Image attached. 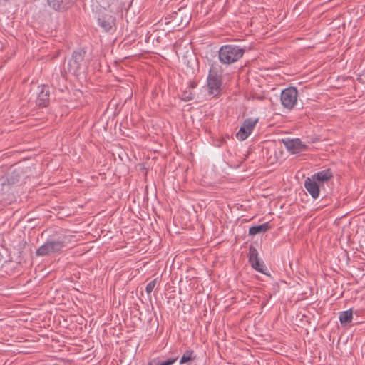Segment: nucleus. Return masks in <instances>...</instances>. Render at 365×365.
Returning a JSON list of instances; mask_svg holds the SVG:
<instances>
[{
	"label": "nucleus",
	"mask_w": 365,
	"mask_h": 365,
	"mask_svg": "<svg viewBox=\"0 0 365 365\" xmlns=\"http://www.w3.org/2000/svg\"><path fill=\"white\" fill-rule=\"evenodd\" d=\"M72 235L66 230H59L50 235L46 242L39 247L36 254L37 256H48L61 253L68 244L71 242Z\"/></svg>",
	"instance_id": "nucleus-1"
},
{
	"label": "nucleus",
	"mask_w": 365,
	"mask_h": 365,
	"mask_svg": "<svg viewBox=\"0 0 365 365\" xmlns=\"http://www.w3.org/2000/svg\"><path fill=\"white\" fill-rule=\"evenodd\" d=\"M245 52V47L234 44L223 45L218 51V58L222 64L230 65L242 58Z\"/></svg>",
	"instance_id": "nucleus-2"
},
{
	"label": "nucleus",
	"mask_w": 365,
	"mask_h": 365,
	"mask_svg": "<svg viewBox=\"0 0 365 365\" xmlns=\"http://www.w3.org/2000/svg\"><path fill=\"white\" fill-rule=\"evenodd\" d=\"M86 53V49L82 48H78L73 52L71 58L68 61V69L70 72H72L75 75H78L81 70L83 67H86L85 61Z\"/></svg>",
	"instance_id": "nucleus-3"
},
{
	"label": "nucleus",
	"mask_w": 365,
	"mask_h": 365,
	"mask_svg": "<svg viewBox=\"0 0 365 365\" xmlns=\"http://www.w3.org/2000/svg\"><path fill=\"white\" fill-rule=\"evenodd\" d=\"M298 91L295 87L289 86L281 92L280 101L283 107L289 110L294 108L297 104Z\"/></svg>",
	"instance_id": "nucleus-4"
},
{
	"label": "nucleus",
	"mask_w": 365,
	"mask_h": 365,
	"mask_svg": "<svg viewBox=\"0 0 365 365\" xmlns=\"http://www.w3.org/2000/svg\"><path fill=\"white\" fill-rule=\"evenodd\" d=\"M207 81L211 93L220 92L222 86V75L220 73L218 68L213 64L209 70Z\"/></svg>",
	"instance_id": "nucleus-5"
},
{
	"label": "nucleus",
	"mask_w": 365,
	"mask_h": 365,
	"mask_svg": "<svg viewBox=\"0 0 365 365\" xmlns=\"http://www.w3.org/2000/svg\"><path fill=\"white\" fill-rule=\"evenodd\" d=\"M97 21L98 26L106 32H110L115 29L116 19L110 12L98 11Z\"/></svg>",
	"instance_id": "nucleus-6"
},
{
	"label": "nucleus",
	"mask_w": 365,
	"mask_h": 365,
	"mask_svg": "<svg viewBox=\"0 0 365 365\" xmlns=\"http://www.w3.org/2000/svg\"><path fill=\"white\" fill-rule=\"evenodd\" d=\"M248 261L254 269L265 275H269L266 272L267 268H265L264 262L259 258L257 250L252 245L249 247Z\"/></svg>",
	"instance_id": "nucleus-7"
},
{
	"label": "nucleus",
	"mask_w": 365,
	"mask_h": 365,
	"mask_svg": "<svg viewBox=\"0 0 365 365\" xmlns=\"http://www.w3.org/2000/svg\"><path fill=\"white\" fill-rule=\"evenodd\" d=\"M257 122L258 119L247 118L245 120L236 135L237 138L242 141L246 140L253 131Z\"/></svg>",
	"instance_id": "nucleus-8"
},
{
	"label": "nucleus",
	"mask_w": 365,
	"mask_h": 365,
	"mask_svg": "<svg viewBox=\"0 0 365 365\" xmlns=\"http://www.w3.org/2000/svg\"><path fill=\"white\" fill-rule=\"evenodd\" d=\"M38 93L36 103L38 107H47L50 102V88L47 85H41L38 87Z\"/></svg>",
	"instance_id": "nucleus-9"
},
{
	"label": "nucleus",
	"mask_w": 365,
	"mask_h": 365,
	"mask_svg": "<svg viewBox=\"0 0 365 365\" xmlns=\"http://www.w3.org/2000/svg\"><path fill=\"white\" fill-rule=\"evenodd\" d=\"M76 0H47V4L50 8L55 11L63 12L70 9Z\"/></svg>",
	"instance_id": "nucleus-10"
},
{
	"label": "nucleus",
	"mask_w": 365,
	"mask_h": 365,
	"mask_svg": "<svg viewBox=\"0 0 365 365\" xmlns=\"http://www.w3.org/2000/svg\"><path fill=\"white\" fill-rule=\"evenodd\" d=\"M286 148L292 153H299L307 150V146L302 143L299 138L283 140Z\"/></svg>",
	"instance_id": "nucleus-11"
},
{
	"label": "nucleus",
	"mask_w": 365,
	"mask_h": 365,
	"mask_svg": "<svg viewBox=\"0 0 365 365\" xmlns=\"http://www.w3.org/2000/svg\"><path fill=\"white\" fill-rule=\"evenodd\" d=\"M334 177L333 173L331 169L327 168L322 171L314 173L310 178L314 180L319 185H324L325 182H327Z\"/></svg>",
	"instance_id": "nucleus-12"
},
{
	"label": "nucleus",
	"mask_w": 365,
	"mask_h": 365,
	"mask_svg": "<svg viewBox=\"0 0 365 365\" xmlns=\"http://www.w3.org/2000/svg\"><path fill=\"white\" fill-rule=\"evenodd\" d=\"M304 187L312 198L317 199L319 197L320 185L312 178H307L304 180Z\"/></svg>",
	"instance_id": "nucleus-13"
},
{
	"label": "nucleus",
	"mask_w": 365,
	"mask_h": 365,
	"mask_svg": "<svg viewBox=\"0 0 365 365\" xmlns=\"http://www.w3.org/2000/svg\"><path fill=\"white\" fill-rule=\"evenodd\" d=\"M21 172L20 170L14 169L9 173L6 179L2 182V185H12L19 182L21 178Z\"/></svg>",
	"instance_id": "nucleus-14"
},
{
	"label": "nucleus",
	"mask_w": 365,
	"mask_h": 365,
	"mask_svg": "<svg viewBox=\"0 0 365 365\" xmlns=\"http://www.w3.org/2000/svg\"><path fill=\"white\" fill-rule=\"evenodd\" d=\"M272 229V225L269 222L262 225L252 226L249 229V235L254 236L259 233H264Z\"/></svg>",
	"instance_id": "nucleus-15"
},
{
	"label": "nucleus",
	"mask_w": 365,
	"mask_h": 365,
	"mask_svg": "<svg viewBox=\"0 0 365 365\" xmlns=\"http://www.w3.org/2000/svg\"><path fill=\"white\" fill-rule=\"evenodd\" d=\"M353 319V310L349 309L346 311L340 312L339 315V319L342 326H346L349 324Z\"/></svg>",
	"instance_id": "nucleus-16"
},
{
	"label": "nucleus",
	"mask_w": 365,
	"mask_h": 365,
	"mask_svg": "<svg viewBox=\"0 0 365 365\" xmlns=\"http://www.w3.org/2000/svg\"><path fill=\"white\" fill-rule=\"evenodd\" d=\"M178 359V356L169 358L165 361H161L160 357L151 359L148 365H173Z\"/></svg>",
	"instance_id": "nucleus-17"
},
{
	"label": "nucleus",
	"mask_w": 365,
	"mask_h": 365,
	"mask_svg": "<svg viewBox=\"0 0 365 365\" xmlns=\"http://www.w3.org/2000/svg\"><path fill=\"white\" fill-rule=\"evenodd\" d=\"M196 359V355L192 349H187L185 351L182 356L180 360V364H183L190 361L195 360Z\"/></svg>",
	"instance_id": "nucleus-18"
},
{
	"label": "nucleus",
	"mask_w": 365,
	"mask_h": 365,
	"mask_svg": "<svg viewBox=\"0 0 365 365\" xmlns=\"http://www.w3.org/2000/svg\"><path fill=\"white\" fill-rule=\"evenodd\" d=\"M169 19V21H165L166 24L173 21L175 24L179 25L182 20V16L178 12H173Z\"/></svg>",
	"instance_id": "nucleus-19"
},
{
	"label": "nucleus",
	"mask_w": 365,
	"mask_h": 365,
	"mask_svg": "<svg viewBox=\"0 0 365 365\" xmlns=\"http://www.w3.org/2000/svg\"><path fill=\"white\" fill-rule=\"evenodd\" d=\"M195 97V94L190 90H185L182 91L181 95V99L184 101H190Z\"/></svg>",
	"instance_id": "nucleus-20"
},
{
	"label": "nucleus",
	"mask_w": 365,
	"mask_h": 365,
	"mask_svg": "<svg viewBox=\"0 0 365 365\" xmlns=\"http://www.w3.org/2000/svg\"><path fill=\"white\" fill-rule=\"evenodd\" d=\"M158 282V278H155L150 281L145 287V292L148 296L150 295L151 292L154 289L155 287Z\"/></svg>",
	"instance_id": "nucleus-21"
},
{
	"label": "nucleus",
	"mask_w": 365,
	"mask_h": 365,
	"mask_svg": "<svg viewBox=\"0 0 365 365\" xmlns=\"http://www.w3.org/2000/svg\"><path fill=\"white\" fill-rule=\"evenodd\" d=\"M190 88H195V87H196V83H194V82H193V83H191V84H190Z\"/></svg>",
	"instance_id": "nucleus-22"
}]
</instances>
